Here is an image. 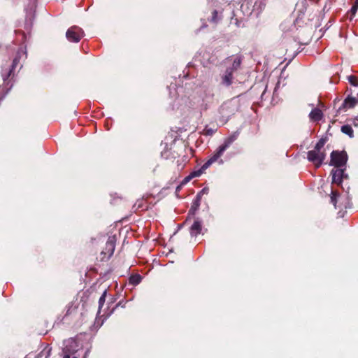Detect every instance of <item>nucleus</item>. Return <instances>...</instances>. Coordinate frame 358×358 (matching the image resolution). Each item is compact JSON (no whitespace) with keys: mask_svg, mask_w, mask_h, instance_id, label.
Wrapping results in <instances>:
<instances>
[{"mask_svg":"<svg viewBox=\"0 0 358 358\" xmlns=\"http://www.w3.org/2000/svg\"><path fill=\"white\" fill-rule=\"evenodd\" d=\"M309 117L313 122H318L322 119L323 113L320 109L315 108L310 113Z\"/></svg>","mask_w":358,"mask_h":358,"instance_id":"11","label":"nucleus"},{"mask_svg":"<svg viewBox=\"0 0 358 358\" xmlns=\"http://www.w3.org/2000/svg\"><path fill=\"white\" fill-rule=\"evenodd\" d=\"M142 277L139 274L132 275L129 278V282L134 285L141 282Z\"/></svg>","mask_w":358,"mask_h":358,"instance_id":"16","label":"nucleus"},{"mask_svg":"<svg viewBox=\"0 0 358 358\" xmlns=\"http://www.w3.org/2000/svg\"><path fill=\"white\" fill-rule=\"evenodd\" d=\"M48 357H49V355L48 356H46L45 358H48Z\"/></svg>","mask_w":358,"mask_h":358,"instance_id":"28","label":"nucleus"},{"mask_svg":"<svg viewBox=\"0 0 358 358\" xmlns=\"http://www.w3.org/2000/svg\"><path fill=\"white\" fill-rule=\"evenodd\" d=\"M217 11L216 10H214L212 13V21L216 22L217 17Z\"/></svg>","mask_w":358,"mask_h":358,"instance_id":"24","label":"nucleus"},{"mask_svg":"<svg viewBox=\"0 0 358 358\" xmlns=\"http://www.w3.org/2000/svg\"><path fill=\"white\" fill-rule=\"evenodd\" d=\"M84 36V31L77 26H73L68 29L66 37L70 42L78 43Z\"/></svg>","mask_w":358,"mask_h":358,"instance_id":"5","label":"nucleus"},{"mask_svg":"<svg viewBox=\"0 0 358 358\" xmlns=\"http://www.w3.org/2000/svg\"><path fill=\"white\" fill-rule=\"evenodd\" d=\"M327 142V138H322L319 140V141L316 143L313 150L316 151H323L322 148H324L325 143Z\"/></svg>","mask_w":358,"mask_h":358,"instance_id":"15","label":"nucleus"},{"mask_svg":"<svg viewBox=\"0 0 358 358\" xmlns=\"http://www.w3.org/2000/svg\"><path fill=\"white\" fill-rule=\"evenodd\" d=\"M115 248V241L114 238L109 237L106 243L105 248L100 253V260L101 262L107 261L113 255Z\"/></svg>","mask_w":358,"mask_h":358,"instance_id":"6","label":"nucleus"},{"mask_svg":"<svg viewBox=\"0 0 358 358\" xmlns=\"http://www.w3.org/2000/svg\"><path fill=\"white\" fill-rule=\"evenodd\" d=\"M242 63V58L240 56L236 57L231 64V66L227 68V70H231L232 73L236 71L241 66Z\"/></svg>","mask_w":358,"mask_h":358,"instance_id":"13","label":"nucleus"},{"mask_svg":"<svg viewBox=\"0 0 358 358\" xmlns=\"http://www.w3.org/2000/svg\"><path fill=\"white\" fill-rule=\"evenodd\" d=\"M348 80L352 85H353L355 87H358V80L355 76H353V75L349 76L348 77Z\"/></svg>","mask_w":358,"mask_h":358,"instance_id":"19","label":"nucleus"},{"mask_svg":"<svg viewBox=\"0 0 358 358\" xmlns=\"http://www.w3.org/2000/svg\"><path fill=\"white\" fill-rule=\"evenodd\" d=\"M348 161V155L345 151L334 150L331 153L330 165L336 168H342L345 166Z\"/></svg>","mask_w":358,"mask_h":358,"instance_id":"3","label":"nucleus"},{"mask_svg":"<svg viewBox=\"0 0 358 358\" xmlns=\"http://www.w3.org/2000/svg\"><path fill=\"white\" fill-rule=\"evenodd\" d=\"M337 196H338V194L336 192L332 191L331 195V203H333L335 207L336 206Z\"/></svg>","mask_w":358,"mask_h":358,"instance_id":"21","label":"nucleus"},{"mask_svg":"<svg viewBox=\"0 0 358 358\" xmlns=\"http://www.w3.org/2000/svg\"><path fill=\"white\" fill-rule=\"evenodd\" d=\"M358 102V99L351 95H348L343 101L342 106L340 107L341 108H352L355 106L357 103Z\"/></svg>","mask_w":358,"mask_h":358,"instance_id":"8","label":"nucleus"},{"mask_svg":"<svg viewBox=\"0 0 358 358\" xmlns=\"http://www.w3.org/2000/svg\"><path fill=\"white\" fill-rule=\"evenodd\" d=\"M352 124L355 126V127H358V117H355L353 119V121H352Z\"/></svg>","mask_w":358,"mask_h":358,"instance_id":"26","label":"nucleus"},{"mask_svg":"<svg viewBox=\"0 0 358 358\" xmlns=\"http://www.w3.org/2000/svg\"><path fill=\"white\" fill-rule=\"evenodd\" d=\"M8 90L6 89V87L3 85H0V101H1L6 94L8 93Z\"/></svg>","mask_w":358,"mask_h":358,"instance_id":"20","label":"nucleus"},{"mask_svg":"<svg viewBox=\"0 0 358 358\" xmlns=\"http://www.w3.org/2000/svg\"><path fill=\"white\" fill-rule=\"evenodd\" d=\"M332 182L340 185L343 181L344 176V169L341 168H336L331 171Z\"/></svg>","mask_w":358,"mask_h":358,"instance_id":"7","label":"nucleus"},{"mask_svg":"<svg viewBox=\"0 0 358 358\" xmlns=\"http://www.w3.org/2000/svg\"><path fill=\"white\" fill-rule=\"evenodd\" d=\"M106 294H107V290L105 289L102 294V295L101 296V297L99 298V310H98V313H101V309L102 308L104 303H105V301H106Z\"/></svg>","mask_w":358,"mask_h":358,"instance_id":"17","label":"nucleus"},{"mask_svg":"<svg viewBox=\"0 0 358 358\" xmlns=\"http://www.w3.org/2000/svg\"><path fill=\"white\" fill-rule=\"evenodd\" d=\"M229 108V103H224L220 106V113L222 115H227Z\"/></svg>","mask_w":358,"mask_h":358,"instance_id":"18","label":"nucleus"},{"mask_svg":"<svg viewBox=\"0 0 358 358\" xmlns=\"http://www.w3.org/2000/svg\"><path fill=\"white\" fill-rule=\"evenodd\" d=\"M238 133L234 132L229 136L226 138L224 143L220 145L215 152L210 157L207 162H206L201 166V169L196 171H193L191 174L185 178V180H189L191 178L198 177L202 173V170L208 169L213 163L217 162L220 157L223 155L224 152L228 149L230 145L237 140Z\"/></svg>","mask_w":358,"mask_h":358,"instance_id":"1","label":"nucleus"},{"mask_svg":"<svg viewBox=\"0 0 358 358\" xmlns=\"http://www.w3.org/2000/svg\"><path fill=\"white\" fill-rule=\"evenodd\" d=\"M230 61H231V57H227V58L226 59V62H230Z\"/></svg>","mask_w":358,"mask_h":358,"instance_id":"27","label":"nucleus"},{"mask_svg":"<svg viewBox=\"0 0 358 358\" xmlns=\"http://www.w3.org/2000/svg\"><path fill=\"white\" fill-rule=\"evenodd\" d=\"M233 74L234 73L231 70L226 69L224 74L221 78V84L227 87L230 86L234 80Z\"/></svg>","mask_w":358,"mask_h":358,"instance_id":"9","label":"nucleus"},{"mask_svg":"<svg viewBox=\"0 0 358 358\" xmlns=\"http://www.w3.org/2000/svg\"><path fill=\"white\" fill-rule=\"evenodd\" d=\"M20 62V57L16 56L10 64H6L1 68V76L4 83L8 85L10 80L14 77V71Z\"/></svg>","mask_w":358,"mask_h":358,"instance_id":"2","label":"nucleus"},{"mask_svg":"<svg viewBox=\"0 0 358 358\" xmlns=\"http://www.w3.org/2000/svg\"><path fill=\"white\" fill-rule=\"evenodd\" d=\"M202 229L201 222L195 220L192 225L190 227L189 232L192 236H196L199 235Z\"/></svg>","mask_w":358,"mask_h":358,"instance_id":"10","label":"nucleus"},{"mask_svg":"<svg viewBox=\"0 0 358 358\" xmlns=\"http://www.w3.org/2000/svg\"><path fill=\"white\" fill-rule=\"evenodd\" d=\"M174 153H175V151H173V152H172L171 150H169V151H165V152H162V155L164 157H165V158L168 159V158H169V155H171H171H172V158H174V159H175V158L176 157V156L174 155Z\"/></svg>","mask_w":358,"mask_h":358,"instance_id":"22","label":"nucleus"},{"mask_svg":"<svg viewBox=\"0 0 358 358\" xmlns=\"http://www.w3.org/2000/svg\"><path fill=\"white\" fill-rule=\"evenodd\" d=\"M326 157V152L323 151L310 150L307 152V159L312 162L316 168H319Z\"/></svg>","mask_w":358,"mask_h":358,"instance_id":"4","label":"nucleus"},{"mask_svg":"<svg viewBox=\"0 0 358 358\" xmlns=\"http://www.w3.org/2000/svg\"><path fill=\"white\" fill-rule=\"evenodd\" d=\"M358 10V0H356V1L354 3V4L352 5L351 9H350V12L352 13V15H355L357 11Z\"/></svg>","mask_w":358,"mask_h":358,"instance_id":"23","label":"nucleus"},{"mask_svg":"<svg viewBox=\"0 0 358 358\" xmlns=\"http://www.w3.org/2000/svg\"><path fill=\"white\" fill-rule=\"evenodd\" d=\"M64 353H65V354H64V355L63 358H78V357H76V356H73V355H70V354L67 353V352H66V350H65V351H64Z\"/></svg>","mask_w":358,"mask_h":358,"instance_id":"25","label":"nucleus"},{"mask_svg":"<svg viewBox=\"0 0 358 358\" xmlns=\"http://www.w3.org/2000/svg\"><path fill=\"white\" fill-rule=\"evenodd\" d=\"M201 200V192L198 194L195 199L193 200L192 203L191 208L189 210V213L194 214V213L199 209Z\"/></svg>","mask_w":358,"mask_h":358,"instance_id":"12","label":"nucleus"},{"mask_svg":"<svg viewBox=\"0 0 358 358\" xmlns=\"http://www.w3.org/2000/svg\"><path fill=\"white\" fill-rule=\"evenodd\" d=\"M341 131L343 134L348 135L350 138L354 137V131H353L351 125H349V124L343 125L341 128Z\"/></svg>","mask_w":358,"mask_h":358,"instance_id":"14","label":"nucleus"}]
</instances>
